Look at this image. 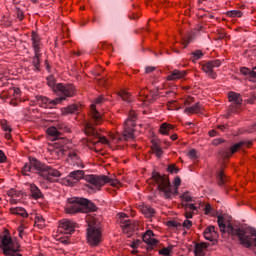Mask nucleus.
<instances>
[{
    "label": "nucleus",
    "instance_id": "1",
    "mask_svg": "<svg viewBox=\"0 0 256 256\" xmlns=\"http://www.w3.org/2000/svg\"><path fill=\"white\" fill-rule=\"evenodd\" d=\"M217 222L221 233H228V235L238 237L240 245H244V247H246L247 249H249V247L253 245V242L255 240L253 239L251 231L250 233H247L243 229H235V227H233L231 223L225 224V219L223 218V216H218Z\"/></svg>",
    "mask_w": 256,
    "mask_h": 256
},
{
    "label": "nucleus",
    "instance_id": "2",
    "mask_svg": "<svg viewBox=\"0 0 256 256\" xmlns=\"http://www.w3.org/2000/svg\"><path fill=\"white\" fill-rule=\"evenodd\" d=\"M137 121V113L133 110L129 111L128 118L124 122V131L123 135L111 134L110 139L112 143L117 144L120 141H130L135 139V125Z\"/></svg>",
    "mask_w": 256,
    "mask_h": 256
},
{
    "label": "nucleus",
    "instance_id": "3",
    "mask_svg": "<svg viewBox=\"0 0 256 256\" xmlns=\"http://www.w3.org/2000/svg\"><path fill=\"white\" fill-rule=\"evenodd\" d=\"M86 183H88L87 187L93 191V193H97V191H101V187L110 183L112 187H118L119 180L111 179L105 175H87L84 177Z\"/></svg>",
    "mask_w": 256,
    "mask_h": 256
},
{
    "label": "nucleus",
    "instance_id": "4",
    "mask_svg": "<svg viewBox=\"0 0 256 256\" xmlns=\"http://www.w3.org/2000/svg\"><path fill=\"white\" fill-rule=\"evenodd\" d=\"M152 179L158 186L159 191L164 193L166 199H171L173 195H179V187H175L174 191L171 189V182L169 177L160 175L159 172L152 173Z\"/></svg>",
    "mask_w": 256,
    "mask_h": 256
},
{
    "label": "nucleus",
    "instance_id": "5",
    "mask_svg": "<svg viewBox=\"0 0 256 256\" xmlns=\"http://www.w3.org/2000/svg\"><path fill=\"white\" fill-rule=\"evenodd\" d=\"M86 223H88L86 235L87 243L90 245V247H97V245L101 243V230L95 227V218L91 216L86 218Z\"/></svg>",
    "mask_w": 256,
    "mask_h": 256
},
{
    "label": "nucleus",
    "instance_id": "6",
    "mask_svg": "<svg viewBox=\"0 0 256 256\" xmlns=\"http://www.w3.org/2000/svg\"><path fill=\"white\" fill-rule=\"evenodd\" d=\"M35 167H37L40 177H43L46 181H50V183H53V177L61 176V172H59V170L52 168L47 164L35 162Z\"/></svg>",
    "mask_w": 256,
    "mask_h": 256
},
{
    "label": "nucleus",
    "instance_id": "7",
    "mask_svg": "<svg viewBox=\"0 0 256 256\" xmlns=\"http://www.w3.org/2000/svg\"><path fill=\"white\" fill-rule=\"evenodd\" d=\"M85 134L88 135L90 143L93 145H97L101 143L102 145H111V141L107 139L105 136L99 135L93 124L87 123L85 125Z\"/></svg>",
    "mask_w": 256,
    "mask_h": 256
},
{
    "label": "nucleus",
    "instance_id": "8",
    "mask_svg": "<svg viewBox=\"0 0 256 256\" xmlns=\"http://www.w3.org/2000/svg\"><path fill=\"white\" fill-rule=\"evenodd\" d=\"M116 222L123 231H135L139 227V221L129 219L127 214L123 212L116 215Z\"/></svg>",
    "mask_w": 256,
    "mask_h": 256
},
{
    "label": "nucleus",
    "instance_id": "9",
    "mask_svg": "<svg viewBox=\"0 0 256 256\" xmlns=\"http://www.w3.org/2000/svg\"><path fill=\"white\" fill-rule=\"evenodd\" d=\"M54 93H57V95H62L58 99H63L62 101H65L67 97H73L76 93V90L73 84L58 83L54 88Z\"/></svg>",
    "mask_w": 256,
    "mask_h": 256
},
{
    "label": "nucleus",
    "instance_id": "10",
    "mask_svg": "<svg viewBox=\"0 0 256 256\" xmlns=\"http://www.w3.org/2000/svg\"><path fill=\"white\" fill-rule=\"evenodd\" d=\"M65 213L75 215V213H83V198H70L65 206Z\"/></svg>",
    "mask_w": 256,
    "mask_h": 256
},
{
    "label": "nucleus",
    "instance_id": "11",
    "mask_svg": "<svg viewBox=\"0 0 256 256\" xmlns=\"http://www.w3.org/2000/svg\"><path fill=\"white\" fill-rule=\"evenodd\" d=\"M103 101H105V98H103V96H99L95 99L94 104L90 105V115L95 125H101L103 123V117L99 111H97V105H99V103H103Z\"/></svg>",
    "mask_w": 256,
    "mask_h": 256
},
{
    "label": "nucleus",
    "instance_id": "12",
    "mask_svg": "<svg viewBox=\"0 0 256 256\" xmlns=\"http://www.w3.org/2000/svg\"><path fill=\"white\" fill-rule=\"evenodd\" d=\"M217 67H221V60H210L202 65V71H204L208 77H211V79H217V73L214 71Z\"/></svg>",
    "mask_w": 256,
    "mask_h": 256
},
{
    "label": "nucleus",
    "instance_id": "13",
    "mask_svg": "<svg viewBox=\"0 0 256 256\" xmlns=\"http://www.w3.org/2000/svg\"><path fill=\"white\" fill-rule=\"evenodd\" d=\"M75 229H77V223L73 220L63 219L59 222V233L63 235H73L75 233Z\"/></svg>",
    "mask_w": 256,
    "mask_h": 256
},
{
    "label": "nucleus",
    "instance_id": "14",
    "mask_svg": "<svg viewBox=\"0 0 256 256\" xmlns=\"http://www.w3.org/2000/svg\"><path fill=\"white\" fill-rule=\"evenodd\" d=\"M37 104L40 107H43V109H53V107L59 105L61 101H63L64 98H56L54 100H51L45 96H37Z\"/></svg>",
    "mask_w": 256,
    "mask_h": 256
},
{
    "label": "nucleus",
    "instance_id": "15",
    "mask_svg": "<svg viewBox=\"0 0 256 256\" xmlns=\"http://www.w3.org/2000/svg\"><path fill=\"white\" fill-rule=\"evenodd\" d=\"M142 239H143L144 243L149 245V247L151 249H155V247H157V245H159V240H157V238H155V233H153L152 230H147L144 233V235L142 236Z\"/></svg>",
    "mask_w": 256,
    "mask_h": 256
},
{
    "label": "nucleus",
    "instance_id": "16",
    "mask_svg": "<svg viewBox=\"0 0 256 256\" xmlns=\"http://www.w3.org/2000/svg\"><path fill=\"white\" fill-rule=\"evenodd\" d=\"M187 77V70L174 69L166 77L167 81H180V79H185Z\"/></svg>",
    "mask_w": 256,
    "mask_h": 256
},
{
    "label": "nucleus",
    "instance_id": "17",
    "mask_svg": "<svg viewBox=\"0 0 256 256\" xmlns=\"http://www.w3.org/2000/svg\"><path fill=\"white\" fill-rule=\"evenodd\" d=\"M35 163H41V162L35 158H32L29 163H26L22 167V175L27 176V175H31V173H33L34 171L39 172V169L37 168V166H35Z\"/></svg>",
    "mask_w": 256,
    "mask_h": 256
},
{
    "label": "nucleus",
    "instance_id": "18",
    "mask_svg": "<svg viewBox=\"0 0 256 256\" xmlns=\"http://www.w3.org/2000/svg\"><path fill=\"white\" fill-rule=\"evenodd\" d=\"M32 48L34 53H41V49H43V43H41V37L35 31L31 34Z\"/></svg>",
    "mask_w": 256,
    "mask_h": 256
},
{
    "label": "nucleus",
    "instance_id": "19",
    "mask_svg": "<svg viewBox=\"0 0 256 256\" xmlns=\"http://www.w3.org/2000/svg\"><path fill=\"white\" fill-rule=\"evenodd\" d=\"M13 239L9 236H3L1 245L3 249L4 255H9L11 250L13 249Z\"/></svg>",
    "mask_w": 256,
    "mask_h": 256
},
{
    "label": "nucleus",
    "instance_id": "20",
    "mask_svg": "<svg viewBox=\"0 0 256 256\" xmlns=\"http://www.w3.org/2000/svg\"><path fill=\"white\" fill-rule=\"evenodd\" d=\"M68 161H70V163H72L74 166L76 167H80L81 169H83V160H81V158L79 157V154H77V152L75 151H71L68 154Z\"/></svg>",
    "mask_w": 256,
    "mask_h": 256
},
{
    "label": "nucleus",
    "instance_id": "21",
    "mask_svg": "<svg viewBox=\"0 0 256 256\" xmlns=\"http://www.w3.org/2000/svg\"><path fill=\"white\" fill-rule=\"evenodd\" d=\"M84 177L85 172L83 170L73 171L68 175V183H77V181H81Z\"/></svg>",
    "mask_w": 256,
    "mask_h": 256
},
{
    "label": "nucleus",
    "instance_id": "22",
    "mask_svg": "<svg viewBox=\"0 0 256 256\" xmlns=\"http://www.w3.org/2000/svg\"><path fill=\"white\" fill-rule=\"evenodd\" d=\"M251 145H252L251 142H245V141H242L240 143L234 144L230 148V152L226 153L227 159H228V157H231V155H233L234 153H237V151H239V149H243V147H251Z\"/></svg>",
    "mask_w": 256,
    "mask_h": 256
},
{
    "label": "nucleus",
    "instance_id": "23",
    "mask_svg": "<svg viewBox=\"0 0 256 256\" xmlns=\"http://www.w3.org/2000/svg\"><path fill=\"white\" fill-rule=\"evenodd\" d=\"M87 211H97V206L93 202L82 198V213H87Z\"/></svg>",
    "mask_w": 256,
    "mask_h": 256
},
{
    "label": "nucleus",
    "instance_id": "24",
    "mask_svg": "<svg viewBox=\"0 0 256 256\" xmlns=\"http://www.w3.org/2000/svg\"><path fill=\"white\" fill-rule=\"evenodd\" d=\"M140 211L141 213L147 217V219H151V217H155V210L153 209V207L149 206V205H141L140 206Z\"/></svg>",
    "mask_w": 256,
    "mask_h": 256
},
{
    "label": "nucleus",
    "instance_id": "25",
    "mask_svg": "<svg viewBox=\"0 0 256 256\" xmlns=\"http://www.w3.org/2000/svg\"><path fill=\"white\" fill-rule=\"evenodd\" d=\"M217 232L215 231V226H209L204 230V238L207 241H214Z\"/></svg>",
    "mask_w": 256,
    "mask_h": 256
},
{
    "label": "nucleus",
    "instance_id": "26",
    "mask_svg": "<svg viewBox=\"0 0 256 256\" xmlns=\"http://www.w3.org/2000/svg\"><path fill=\"white\" fill-rule=\"evenodd\" d=\"M208 247L209 246L205 242L197 243L194 249L195 256H205V249Z\"/></svg>",
    "mask_w": 256,
    "mask_h": 256
},
{
    "label": "nucleus",
    "instance_id": "27",
    "mask_svg": "<svg viewBox=\"0 0 256 256\" xmlns=\"http://www.w3.org/2000/svg\"><path fill=\"white\" fill-rule=\"evenodd\" d=\"M228 100L232 103H235V105H241V103H243V98L241 97V94L237 92H230L228 94Z\"/></svg>",
    "mask_w": 256,
    "mask_h": 256
},
{
    "label": "nucleus",
    "instance_id": "28",
    "mask_svg": "<svg viewBox=\"0 0 256 256\" xmlns=\"http://www.w3.org/2000/svg\"><path fill=\"white\" fill-rule=\"evenodd\" d=\"M41 52H34L32 57V65L37 71H41Z\"/></svg>",
    "mask_w": 256,
    "mask_h": 256
},
{
    "label": "nucleus",
    "instance_id": "29",
    "mask_svg": "<svg viewBox=\"0 0 256 256\" xmlns=\"http://www.w3.org/2000/svg\"><path fill=\"white\" fill-rule=\"evenodd\" d=\"M30 192L34 199H41L43 197V192L35 184H30Z\"/></svg>",
    "mask_w": 256,
    "mask_h": 256
},
{
    "label": "nucleus",
    "instance_id": "30",
    "mask_svg": "<svg viewBox=\"0 0 256 256\" xmlns=\"http://www.w3.org/2000/svg\"><path fill=\"white\" fill-rule=\"evenodd\" d=\"M173 129H175V127L172 124H168V123H162L160 128H159V133L161 135H169L170 131H173Z\"/></svg>",
    "mask_w": 256,
    "mask_h": 256
},
{
    "label": "nucleus",
    "instance_id": "31",
    "mask_svg": "<svg viewBox=\"0 0 256 256\" xmlns=\"http://www.w3.org/2000/svg\"><path fill=\"white\" fill-rule=\"evenodd\" d=\"M10 212L12 213V215H19L20 217L24 218L29 217V214H27V210L22 207L10 208Z\"/></svg>",
    "mask_w": 256,
    "mask_h": 256
},
{
    "label": "nucleus",
    "instance_id": "32",
    "mask_svg": "<svg viewBox=\"0 0 256 256\" xmlns=\"http://www.w3.org/2000/svg\"><path fill=\"white\" fill-rule=\"evenodd\" d=\"M216 181H217V185H219V187H223V185H225V183L227 181V176H225V172L223 170H220L217 172Z\"/></svg>",
    "mask_w": 256,
    "mask_h": 256
},
{
    "label": "nucleus",
    "instance_id": "33",
    "mask_svg": "<svg viewBox=\"0 0 256 256\" xmlns=\"http://www.w3.org/2000/svg\"><path fill=\"white\" fill-rule=\"evenodd\" d=\"M47 135H49V137H52L54 140H57L59 137H61V132H59V130L57 129V127H49L46 130Z\"/></svg>",
    "mask_w": 256,
    "mask_h": 256
},
{
    "label": "nucleus",
    "instance_id": "34",
    "mask_svg": "<svg viewBox=\"0 0 256 256\" xmlns=\"http://www.w3.org/2000/svg\"><path fill=\"white\" fill-rule=\"evenodd\" d=\"M152 153L156 155V157L161 158L163 155V149L159 145V143L153 141L151 146Z\"/></svg>",
    "mask_w": 256,
    "mask_h": 256
},
{
    "label": "nucleus",
    "instance_id": "35",
    "mask_svg": "<svg viewBox=\"0 0 256 256\" xmlns=\"http://www.w3.org/2000/svg\"><path fill=\"white\" fill-rule=\"evenodd\" d=\"M184 112L185 113H201V104L196 103L190 107H186Z\"/></svg>",
    "mask_w": 256,
    "mask_h": 256
},
{
    "label": "nucleus",
    "instance_id": "36",
    "mask_svg": "<svg viewBox=\"0 0 256 256\" xmlns=\"http://www.w3.org/2000/svg\"><path fill=\"white\" fill-rule=\"evenodd\" d=\"M8 196L11 197L10 198L11 205H17V203H19V200L15 199V197H17V191L15 189H10L8 191Z\"/></svg>",
    "mask_w": 256,
    "mask_h": 256
},
{
    "label": "nucleus",
    "instance_id": "37",
    "mask_svg": "<svg viewBox=\"0 0 256 256\" xmlns=\"http://www.w3.org/2000/svg\"><path fill=\"white\" fill-rule=\"evenodd\" d=\"M168 111H179L181 107L177 106V100L167 102Z\"/></svg>",
    "mask_w": 256,
    "mask_h": 256
},
{
    "label": "nucleus",
    "instance_id": "38",
    "mask_svg": "<svg viewBox=\"0 0 256 256\" xmlns=\"http://www.w3.org/2000/svg\"><path fill=\"white\" fill-rule=\"evenodd\" d=\"M47 81V85L50 86V88L55 92V87H57L56 80H55V76L54 75H50L47 77L46 79Z\"/></svg>",
    "mask_w": 256,
    "mask_h": 256
},
{
    "label": "nucleus",
    "instance_id": "39",
    "mask_svg": "<svg viewBox=\"0 0 256 256\" xmlns=\"http://www.w3.org/2000/svg\"><path fill=\"white\" fill-rule=\"evenodd\" d=\"M35 226L39 229H43L45 227V219L42 216H36L35 218Z\"/></svg>",
    "mask_w": 256,
    "mask_h": 256
},
{
    "label": "nucleus",
    "instance_id": "40",
    "mask_svg": "<svg viewBox=\"0 0 256 256\" xmlns=\"http://www.w3.org/2000/svg\"><path fill=\"white\" fill-rule=\"evenodd\" d=\"M119 96L123 101H126L127 103H131V94L129 92L123 90L119 93Z\"/></svg>",
    "mask_w": 256,
    "mask_h": 256
},
{
    "label": "nucleus",
    "instance_id": "41",
    "mask_svg": "<svg viewBox=\"0 0 256 256\" xmlns=\"http://www.w3.org/2000/svg\"><path fill=\"white\" fill-rule=\"evenodd\" d=\"M167 171L168 173H171L172 175H177V173H179V168L177 166H175V164H170L167 167Z\"/></svg>",
    "mask_w": 256,
    "mask_h": 256
},
{
    "label": "nucleus",
    "instance_id": "42",
    "mask_svg": "<svg viewBox=\"0 0 256 256\" xmlns=\"http://www.w3.org/2000/svg\"><path fill=\"white\" fill-rule=\"evenodd\" d=\"M180 197L182 201H185L186 203L193 201V196H191L189 192H184Z\"/></svg>",
    "mask_w": 256,
    "mask_h": 256
},
{
    "label": "nucleus",
    "instance_id": "43",
    "mask_svg": "<svg viewBox=\"0 0 256 256\" xmlns=\"http://www.w3.org/2000/svg\"><path fill=\"white\" fill-rule=\"evenodd\" d=\"M52 155H56V157L59 159L65 155V150H63V148H56L52 151Z\"/></svg>",
    "mask_w": 256,
    "mask_h": 256
},
{
    "label": "nucleus",
    "instance_id": "44",
    "mask_svg": "<svg viewBox=\"0 0 256 256\" xmlns=\"http://www.w3.org/2000/svg\"><path fill=\"white\" fill-rule=\"evenodd\" d=\"M58 131H63L64 133H69L70 129L69 126L65 123H58L57 124Z\"/></svg>",
    "mask_w": 256,
    "mask_h": 256
},
{
    "label": "nucleus",
    "instance_id": "45",
    "mask_svg": "<svg viewBox=\"0 0 256 256\" xmlns=\"http://www.w3.org/2000/svg\"><path fill=\"white\" fill-rule=\"evenodd\" d=\"M191 55H192L193 61H195V60L201 59L203 57V51L196 50V51L192 52Z\"/></svg>",
    "mask_w": 256,
    "mask_h": 256
},
{
    "label": "nucleus",
    "instance_id": "46",
    "mask_svg": "<svg viewBox=\"0 0 256 256\" xmlns=\"http://www.w3.org/2000/svg\"><path fill=\"white\" fill-rule=\"evenodd\" d=\"M1 128L7 132V131H13V129L11 128V126H9L7 120H1Z\"/></svg>",
    "mask_w": 256,
    "mask_h": 256
},
{
    "label": "nucleus",
    "instance_id": "47",
    "mask_svg": "<svg viewBox=\"0 0 256 256\" xmlns=\"http://www.w3.org/2000/svg\"><path fill=\"white\" fill-rule=\"evenodd\" d=\"M78 109H79V106L73 104L66 108V113H77Z\"/></svg>",
    "mask_w": 256,
    "mask_h": 256
},
{
    "label": "nucleus",
    "instance_id": "48",
    "mask_svg": "<svg viewBox=\"0 0 256 256\" xmlns=\"http://www.w3.org/2000/svg\"><path fill=\"white\" fill-rule=\"evenodd\" d=\"M154 99L155 98H153V96L146 94L141 100L144 102V105H149V103H152Z\"/></svg>",
    "mask_w": 256,
    "mask_h": 256
},
{
    "label": "nucleus",
    "instance_id": "49",
    "mask_svg": "<svg viewBox=\"0 0 256 256\" xmlns=\"http://www.w3.org/2000/svg\"><path fill=\"white\" fill-rule=\"evenodd\" d=\"M159 255H163V256H171V248L167 247V248H162L159 251Z\"/></svg>",
    "mask_w": 256,
    "mask_h": 256
},
{
    "label": "nucleus",
    "instance_id": "50",
    "mask_svg": "<svg viewBox=\"0 0 256 256\" xmlns=\"http://www.w3.org/2000/svg\"><path fill=\"white\" fill-rule=\"evenodd\" d=\"M182 227L184 229L189 230V229H191V227H193V222L191 220H189V219H186V220H184V222L182 224Z\"/></svg>",
    "mask_w": 256,
    "mask_h": 256
},
{
    "label": "nucleus",
    "instance_id": "51",
    "mask_svg": "<svg viewBox=\"0 0 256 256\" xmlns=\"http://www.w3.org/2000/svg\"><path fill=\"white\" fill-rule=\"evenodd\" d=\"M167 225H168V227H174V228L181 227V223H179L175 220L168 221Z\"/></svg>",
    "mask_w": 256,
    "mask_h": 256
},
{
    "label": "nucleus",
    "instance_id": "52",
    "mask_svg": "<svg viewBox=\"0 0 256 256\" xmlns=\"http://www.w3.org/2000/svg\"><path fill=\"white\" fill-rule=\"evenodd\" d=\"M184 209L185 211H197V206L195 204H186Z\"/></svg>",
    "mask_w": 256,
    "mask_h": 256
},
{
    "label": "nucleus",
    "instance_id": "53",
    "mask_svg": "<svg viewBox=\"0 0 256 256\" xmlns=\"http://www.w3.org/2000/svg\"><path fill=\"white\" fill-rule=\"evenodd\" d=\"M187 156L189 157V159H197V151L195 149H191Z\"/></svg>",
    "mask_w": 256,
    "mask_h": 256
},
{
    "label": "nucleus",
    "instance_id": "54",
    "mask_svg": "<svg viewBox=\"0 0 256 256\" xmlns=\"http://www.w3.org/2000/svg\"><path fill=\"white\" fill-rule=\"evenodd\" d=\"M16 14L17 19H19V21H23V19H25V14L22 12L20 8L17 9Z\"/></svg>",
    "mask_w": 256,
    "mask_h": 256
},
{
    "label": "nucleus",
    "instance_id": "55",
    "mask_svg": "<svg viewBox=\"0 0 256 256\" xmlns=\"http://www.w3.org/2000/svg\"><path fill=\"white\" fill-rule=\"evenodd\" d=\"M243 12L239 10H233L230 12V17H242Z\"/></svg>",
    "mask_w": 256,
    "mask_h": 256
},
{
    "label": "nucleus",
    "instance_id": "56",
    "mask_svg": "<svg viewBox=\"0 0 256 256\" xmlns=\"http://www.w3.org/2000/svg\"><path fill=\"white\" fill-rule=\"evenodd\" d=\"M174 187H180L181 186V177L176 176L173 181Z\"/></svg>",
    "mask_w": 256,
    "mask_h": 256
},
{
    "label": "nucleus",
    "instance_id": "57",
    "mask_svg": "<svg viewBox=\"0 0 256 256\" xmlns=\"http://www.w3.org/2000/svg\"><path fill=\"white\" fill-rule=\"evenodd\" d=\"M240 73H242V75H249V77H251V70H249V68H246V67L241 68Z\"/></svg>",
    "mask_w": 256,
    "mask_h": 256
},
{
    "label": "nucleus",
    "instance_id": "58",
    "mask_svg": "<svg viewBox=\"0 0 256 256\" xmlns=\"http://www.w3.org/2000/svg\"><path fill=\"white\" fill-rule=\"evenodd\" d=\"M141 245V240H135L131 243L130 247L133 249H137Z\"/></svg>",
    "mask_w": 256,
    "mask_h": 256
},
{
    "label": "nucleus",
    "instance_id": "59",
    "mask_svg": "<svg viewBox=\"0 0 256 256\" xmlns=\"http://www.w3.org/2000/svg\"><path fill=\"white\" fill-rule=\"evenodd\" d=\"M186 219H193V211L191 210H185V213H184Z\"/></svg>",
    "mask_w": 256,
    "mask_h": 256
},
{
    "label": "nucleus",
    "instance_id": "60",
    "mask_svg": "<svg viewBox=\"0 0 256 256\" xmlns=\"http://www.w3.org/2000/svg\"><path fill=\"white\" fill-rule=\"evenodd\" d=\"M7 161V156H5V152L0 150V163H5Z\"/></svg>",
    "mask_w": 256,
    "mask_h": 256
},
{
    "label": "nucleus",
    "instance_id": "61",
    "mask_svg": "<svg viewBox=\"0 0 256 256\" xmlns=\"http://www.w3.org/2000/svg\"><path fill=\"white\" fill-rule=\"evenodd\" d=\"M213 209V207L211 206V204H206L204 211H205V215H209V213H211V210Z\"/></svg>",
    "mask_w": 256,
    "mask_h": 256
},
{
    "label": "nucleus",
    "instance_id": "62",
    "mask_svg": "<svg viewBox=\"0 0 256 256\" xmlns=\"http://www.w3.org/2000/svg\"><path fill=\"white\" fill-rule=\"evenodd\" d=\"M6 256H23V255H21L20 253H17V251L12 248V250H10L9 254H6Z\"/></svg>",
    "mask_w": 256,
    "mask_h": 256
},
{
    "label": "nucleus",
    "instance_id": "63",
    "mask_svg": "<svg viewBox=\"0 0 256 256\" xmlns=\"http://www.w3.org/2000/svg\"><path fill=\"white\" fill-rule=\"evenodd\" d=\"M155 67L153 66H148L145 68V73H153V71H155Z\"/></svg>",
    "mask_w": 256,
    "mask_h": 256
},
{
    "label": "nucleus",
    "instance_id": "64",
    "mask_svg": "<svg viewBox=\"0 0 256 256\" xmlns=\"http://www.w3.org/2000/svg\"><path fill=\"white\" fill-rule=\"evenodd\" d=\"M250 77L255 78L256 77V66L253 68V70L250 73Z\"/></svg>",
    "mask_w": 256,
    "mask_h": 256
}]
</instances>
